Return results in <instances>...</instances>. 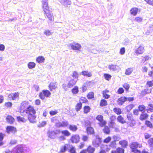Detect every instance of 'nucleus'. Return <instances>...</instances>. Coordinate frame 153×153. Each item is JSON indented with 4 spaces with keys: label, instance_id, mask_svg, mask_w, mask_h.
<instances>
[{
    "label": "nucleus",
    "instance_id": "nucleus-22",
    "mask_svg": "<svg viewBox=\"0 0 153 153\" xmlns=\"http://www.w3.org/2000/svg\"><path fill=\"white\" fill-rule=\"evenodd\" d=\"M45 60V59L43 56H39L36 59V61L39 64L43 63Z\"/></svg>",
    "mask_w": 153,
    "mask_h": 153
},
{
    "label": "nucleus",
    "instance_id": "nucleus-10",
    "mask_svg": "<svg viewBox=\"0 0 153 153\" xmlns=\"http://www.w3.org/2000/svg\"><path fill=\"white\" fill-rule=\"evenodd\" d=\"M144 47L142 46H140L136 49L135 52L136 55H138L142 54L144 52Z\"/></svg>",
    "mask_w": 153,
    "mask_h": 153
},
{
    "label": "nucleus",
    "instance_id": "nucleus-35",
    "mask_svg": "<svg viewBox=\"0 0 153 153\" xmlns=\"http://www.w3.org/2000/svg\"><path fill=\"white\" fill-rule=\"evenodd\" d=\"M133 71L132 68H128L126 69L125 72V74L127 75H130Z\"/></svg>",
    "mask_w": 153,
    "mask_h": 153
},
{
    "label": "nucleus",
    "instance_id": "nucleus-57",
    "mask_svg": "<svg viewBox=\"0 0 153 153\" xmlns=\"http://www.w3.org/2000/svg\"><path fill=\"white\" fill-rule=\"evenodd\" d=\"M58 113V111L55 110L54 111H50V114L51 116H53L54 115Z\"/></svg>",
    "mask_w": 153,
    "mask_h": 153
},
{
    "label": "nucleus",
    "instance_id": "nucleus-50",
    "mask_svg": "<svg viewBox=\"0 0 153 153\" xmlns=\"http://www.w3.org/2000/svg\"><path fill=\"white\" fill-rule=\"evenodd\" d=\"M78 88L77 86H75L72 90V92L74 94H76L78 92Z\"/></svg>",
    "mask_w": 153,
    "mask_h": 153
},
{
    "label": "nucleus",
    "instance_id": "nucleus-46",
    "mask_svg": "<svg viewBox=\"0 0 153 153\" xmlns=\"http://www.w3.org/2000/svg\"><path fill=\"white\" fill-rule=\"evenodd\" d=\"M151 89H149L148 88H147L144 90L142 91L141 92L142 94H149L151 92Z\"/></svg>",
    "mask_w": 153,
    "mask_h": 153
},
{
    "label": "nucleus",
    "instance_id": "nucleus-17",
    "mask_svg": "<svg viewBox=\"0 0 153 153\" xmlns=\"http://www.w3.org/2000/svg\"><path fill=\"white\" fill-rule=\"evenodd\" d=\"M57 133L54 131L50 132L49 133V137L52 139H54L56 136Z\"/></svg>",
    "mask_w": 153,
    "mask_h": 153
},
{
    "label": "nucleus",
    "instance_id": "nucleus-32",
    "mask_svg": "<svg viewBox=\"0 0 153 153\" xmlns=\"http://www.w3.org/2000/svg\"><path fill=\"white\" fill-rule=\"evenodd\" d=\"M17 119L19 122H22L25 123L27 121V119H25L24 117L20 116H18L17 117Z\"/></svg>",
    "mask_w": 153,
    "mask_h": 153
},
{
    "label": "nucleus",
    "instance_id": "nucleus-3",
    "mask_svg": "<svg viewBox=\"0 0 153 153\" xmlns=\"http://www.w3.org/2000/svg\"><path fill=\"white\" fill-rule=\"evenodd\" d=\"M6 153H24L23 149L20 146H17L13 149V151L11 152L9 150L6 152Z\"/></svg>",
    "mask_w": 153,
    "mask_h": 153
},
{
    "label": "nucleus",
    "instance_id": "nucleus-49",
    "mask_svg": "<svg viewBox=\"0 0 153 153\" xmlns=\"http://www.w3.org/2000/svg\"><path fill=\"white\" fill-rule=\"evenodd\" d=\"M93 85V82L92 81H89L85 83V85L87 86V87H91Z\"/></svg>",
    "mask_w": 153,
    "mask_h": 153
},
{
    "label": "nucleus",
    "instance_id": "nucleus-24",
    "mask_svg": "<svg viewBox=\"0 0 153 153\" xmlns=\"http://www.w3.org/2000/svg\"><path fill=\"white\" fill-rule=\"evenodd\" d=\"M7 121L10 124L13 123L15 121L14 118L10 116H8L6 118Z\"/></svg>",
    "mask_w": 153,
    "mask_h": 153
},
{
    "label": "nucleus",
    "instance_id": "nucleus-38",
    "mask_svg": "<svg viewBox=\"0 0 153 153\" xmlns=\"http://www.w3.org/2000/svg\"><path fill=\"white\" fill-rule=\"evenodd\" d=\"M116 124L113 122H111L109 124V126L110 127L112 128H114L117 131L118 129L115 128Z\"/></svg>",
    "mask_w": 153,
    "mask_h": 153
},
{
    "label": "nucleus",
    "instance_id": "nucleus-27",
    "mask_svg": "<svg viewBox=\"0 0 153 153\" xmlns=\"http://www.w3.org/2000/svg\"><path fill=\"white\" fill-rule=\"evenodd\" d=\"M86 130L88 134H93L94 133V129L90 126L88 127L87 128Z\"/></svg>",
    "mask_w": 153,
    "mask_h": 153
},
{
    "label": "nucleus",
    "instance_id": "nucleus-16",
    "mask_svg": "<svg viewBox=\"0 0 153 153\" xmlns=\"http://www.w3.org/2000/svg\"><path fill=\"white\" fill-rule=\"evenodd\" d=\"M138 9L137 7H133L130 10V13L131 15L135 16L138 12Z\"/></svg>",
    "mask_w": 153,
    "mask_h": 153
},
{
    "label": "nucleus",
    "instance_id": "nucleus-19",
    "mask_svg": "<svg viewBox=\"0 0 153 153\" xmlns=\"http://www.w3.org/2000/svg\"><path fill=\"white\" fill-rule=\"evenodd\" d=\"M146 111L148 113L153 112V104H148L147 107Z\"/></svg>",
    "mask_w": 153,
    "mask_h": 153
},
{
    "label": "nucleus",
    "instance_id": "nucleus-58",
    "mask_svg": "<svg viewBox=\"0 0 153 153\" xmlns=\"http://www.w3.org/2000/svg\"><path fill=\"white\" fill-rule=\"evenodd\" d=\"M147 85L149 87H150L153 86V80L149 81L147 82Z\"/></svg>",
    "mask_w": 153,
    "mask_h": 153
},
{
    "label": "nucleus",
    "instance_id": "nucleus-48",
    "mask_svg": "<svg viewBox=\"0 0 153 153\" xmlns=\"http://www.w3.org/2000/svg\"><path fill=\"white\" fill-rule=\"evenodd\" d=\"M104 76L105 79L107 80H109L111 77V75L106 74H104Z\"/></svg>",
    "mask_w": 153,
    "mask_h": 153
},
{
    "label": "nucleus",
    "instance_id": "nucleus-55",
    "mask_svg": "<svg viewBox=\"0 0 153 153\" xmlns=\"http://www.w3.org/2000/svg\"><path fill=\"white\" fill-rule=\"evenodd\" d=\"M87 100L84 97H82L81 98L80 100H79V102H81L82 103H85L87 102Z\"/></svg>",
    "mask_w": 153,
    "mask_h": 153
},
{
    "label": "nucleus",
    "instance_id": "nucleus-29",
    "mask_svg": "<svg viewBox=\"0 0 153 153\" xmlns=\"http://www.w3.org/2000/svg\"><path fill=\"white\" fill-rule=\"evenodd\" d=\"M117 120L118 122L121 123L123 124L126 123V121L124 118L121 115L118 116L117 118Z\"/></svg>",
    "mask_w": 153,
    "mask_h": 153
},
{
    "label": "nucleus",
    "instance_id": "nucleus-15",
    "mask_svg": "<svg viewBox=\"0 0 153 153\" xmlns=\"http://www.w3.org/2000/svg\"><path fill=\"white\" fill-rule=\"evenodd\" d=\"M6 129L8 133H10V132L14 133L16 131V128L12 126H7Z\"/></svg>",
    "mask_w": 153,
    "mask_h": 153
},
{
    "label": "nucleus",
    "instance_id": "nucleus-51",
    "mask_svg": "<svg viewBox=\"0 0 153 153\" xmlns=\"http://www.w3.org/2000/svg\"><path fill=\"white\" fill-rule=\"evenodd\" d=\"M145 124L147 127L150 128H152L153 127V126L151 123L148 120H146L145 122Z\"/></svg>",
    "mask_w": 153,
    "mask_h": 153
},
{
    "label": "nucleus",
    "instance_id": "nucleus-52",
    "mask_svg": "<svg viewBox=\"0 0 153 153\" xmlns=\"http://www.w3.org/2000/svg\"><path fill=\"white\" fill-rule=\"evenodd\" d=\"M117 153H124V150L122 148L118 147L117 149Z\"/></svg>",
    "mask_w": 153,
    "mask_h": 153
},
{
    "label": "nucleus",
    "instance_id": "nucleus-2",
    "mask_svg": "<svg viewBox=\"0 0 153 153\" xmlns=\"http://www.w3.org/2000/svg\"><path fill=\"white\" fill-rule=\"evenodd\" d=\"M50 92L47 90H43L42 92L39 94V97L42 100H44L45 99V97H48L51 95Z\"/></svg>",
    "mask_w": 153,
    "mask_h": 153
},
{
    "label": "nucleus",
    "instance_id": "nucleus-30",
    "mask_svg": "<svg viewBox=\"0 0 153 153\" xmlns=\"http://www.w3.org/2000/svg\"><path fill=\"white\" fill-rule=\"evenodd\" d=\"M36 64L33 62H30L27 64V66L30 69H32L35 67Z\"/></svg>",
    "mask_w": 153,
    "mask_h": 153
},
{
    "label": "nucleus",
    "instance_id": "nucleus-31",
    "mask_svg": "<svg viewBox=\"0 0 153 153\" xmlns=\"http://www.w3.org/2000/svg\"><path fill=\"white\" fill-rule=\"evenodd\" d=\"M95 150V149L94 148L89 146L86 150L88 153H94Z\"/></svg>",
    "mask_w": 153,
    "mask_h": 153
},
{
    "label": "nucleus",
    "instance_id": "nucleus-25",
    "mask_svg": "<svg viewBox=\"0 0 153 153\" xmlns=\"http://www.w3.org/2000/svg\"><path fill=\"white\" fill-rule=\"evenodd\" d=\"M148 117V115L146 113H143L140 115V119L141 120H146L147 119Z\"/></svg>",
    "mask_w": 153,
    "mask_h": 153
},
{
    "label": "nucleus",
    "instance_id": "nucleus-40",
    "mask_svg": "<svg viewBox=\"0 0 153 153\" xmlns=\"http://www.w3.org/2000/svg\"><path fill=\"white\" fill-rule=\"evenodd\" d=\"M44 33L46 36H49L52 35L53 33L49 30H46L44 31Z\"/></svg>",
    "mask_w": 153,
    "mask_h": 153
},
{
    "label": "nucleus",
    "instance_id": "nucleus-56",
    "mask_svg": "<svg viewBox=\"0 0 153 153\" xmlns=\"http://www.w3.org/2000/svg\"><path fill=\"white\" fill-rule=\"evenodd\" d=\"M94 93L92 92H90L88 95L87 97L88 99H91L94 97Z\"/></svg>",
    "mask_w": 153,
    "mask_h": 153
},
{
    "label": "nucleus",
    "instance_id": "nucleus-43",
    "mask_svg": "<svg viewBox=\"0 0 153 153\" xmlns=\"http://www.w3.org/2000/svg\"><path fill=\"white\" fill-rule=\"evenodd\" d=\"M72 76L77 80L79 77V75L76 71H74L73 72Z\"/></svg>",
    "mask_w": 153,
    "mask_h": 153
},
{
    "label": "nucleus",
    "instance_id": "nucleus-9",
    "mask_svg": "<svg viewBox=\"0 0 153 153\" xmlns=\"http://www.w3.org/2000/svg\"><path fill=\"white\" fill-rule=\"evenodd\" d=\"M61 4L65 7H68L71 4L70 0H58Z\"/></svg>",
    "mask_w": 153,
    "mask_h": 153
},
{
    "label": "nucleus",
    "instance_id": "nucleus-13",
    "mask_svg": "<svg viewBox=\"0 0 153 153\" xmlns=\"http://www.w3.org/2000/svg\"><path fill=\"white\" fill-rule=\"evenodd\" d=\"M68 124V121H62V122H59L56 123V126L58 128L60 127H66Z\"/></svg>",
    "mask_w": 153,
    "mask_h": 153
},
{
    "label": "nucleus",
    "instance_id": "nucleus-63",
    "mask_svg": "<svg viewBox=\"0 0 153 153\" xmlns=\"http://www.w3.org/2000/svg\"><path fill=\"white\" fill-rule=\"evenodd\" d=\"M85 124L86 126L90 127L91 125V123L89 120H86L85 121Z\"/></svg>",
    "mask_w": 153,
    "mask_h": 153
},
{
    "label": "nucleus",
    "instance_id": "nucleus-53",
    "mask_svg": "<svg viewBox=\"0 0 153 153\" xmlns=\"http://www.w3.org/2000/svg\"><path fill=\"white\" fill-rule=\"evenodd\" d=\"M143 19L142 17H136L135 18L134 20L137 22H141L143 21Z\"/></svg>",
    "mask_w": 153,
    "mask_h": 153
},
{
    "label": "nucleus",
    "instance_id": "nucleus-4",
    "mask_svg": "<svg viewBox=\"0 0 153 153\" xmlns=\"http://www.w3.org/2000/svg\"><path fill=\"white\" fill-rule=\"evenodd\" d=\"M68 46L71 47V49L73 50H76L79 51H80V49L82 47L80 44L74 43L69 44Z\"/></svg>",
    "mask_w": 153,
    "mask_h": 153
},
{
    "label": "nucleus",
    "instance_id": "nucleus-61",
    "mask_svg": "<svg viewBox=\"0 0 153 153\" xmlns=\"http://www.w3.org/2000/svg\"><path fill=\"white\" fill-rule=\"evenodd\" d=\"M123 87L126 90H128L130 87L129 85L127 83H124L123 85Z\"/></svg>",
    "mask_w": 153,
    "mask_h": 153
},
{
    "label": "nucleus",
    "instance_id": "nucleus-11",
    "mask_svg": "<svg viewBox=\"0 0 153 153\" xmlns=\"http://www.w3.org/2000/svg\"><path fill=\"white\" fill-rule=\"evenodd\" d=\"M19 94L18 92L11 93L9 95V97L13 100H18L19 98Z\"/></svg>",
    "mask_w": 153,
    "mask_h": 153
},
{
    "label": "nucleus",
    "instance_id": "nucleus-62",
    "mask_svg": "<svg viewBox=\"0 0 153 153\" xmlns=\"http://www.w3.org/2000/svg\"><path fill=\"white\" fill-rule=\"evenodd\" d=\"M46 124V122L45 121H43L40 123L39 126V127H42L45 126Z\"/></svg>",
    "mask_w": 153,
    "mask_h": 153
},
{
    "label": "nucleus",
    "instance_id": "nucleus-54",
    "mask_svg": "<svg viewBox=\"0 0 153 153\" xmlns=\"http://www.w3.org/2000/svg\"><path fill=\"white\" fill-rule=\"evenodd\" d=\"M134 105L133 104H130L126 107V109L128 111H130L134 107Z\"/></svg>",
    "mask_w": 153,
    "mask_h": 153
},
{
    "label": "nucleus",
    "instance_id": "nucleus-37",
    "mask_svg": "<svg viewBox=\"0 0 153 153\" xmlns=\"http://www.w3.org/2000/svg\"><path fill=\"white\" fill-rule=\"evenodd\" d=\"M113 110L114 112L117 114H120L121 113V110L119 108H115Z\"/></svg>",
    "mask_w": 153,
    "mask_h": 153
},
{
    "label": "nucleus",
    "instance_id": "nucleus-34",
    "mask_svg": "<svg viewBox=\"0 0 153 153\" xmlns=\"http://www.w3.org/2000/svg\"><path fill=\"white\" fill-rule=\"evenodd\" d=\"M69 129L71 131H76L77 129L76 126L74 125H70Z\"/></svg>",
    "mask_w": 153,
    "mask_h": 153
},
{
    "label": "nucleus",
    "instance_id": "nucleus-7",
    "mask_svg": "<svg viewBox=\"0 0 153 153\" xmlns=\"http://www.w3.org/2000/svg\"><path fill=\"white\" fill-rule=\"evenodd\" d=\"M96 137V139L93 141L92 143L94 147H98L101 144V140L99 136H97Z\"/></svg>",
    "mask_w": 153,
    "mask_h": 153
},
{
    "label": "nucleus",
    "instance_id": "nucleus-20",
    "mask_svg": "<svg viewBox=\"0 0 153 153\" xmlns=\"http://www.w3.org/2000/svg\"><path fill=\"white\" fill-rule=\"evenodd\" d=\"M77 80H74V79L71 80L68 84V87L69 88H71L76 84Z\"/></svg>",
    "mask_w": 153,
    "mask_h": 153
},
{
    "label": "nucleus",
    "instance_id": "nucleus-36",
    "mask_svg": "<svg viewBox=\"0 0 153 153\" xmlns=\"http://www.w3.org/2000/svg\"><path fill=\"white\" fill-rule=\"evenodd\" d=\"M82 107V104L81 102L78 103L76 106V110L77 111H78Z\"/></svg>",
    "mask_w": 153,
    "mask_h": 153
},
{
    "label": "nucleus",
    "instance_id": "nucleus-5",
    "mask_svg": "<svg viewBox=\"0 0 153 153\" xmlns=\"http://www.w3.org/2000/svg\"><path fill=\"white\" fill-rule=\"evenodd\" d=\"M103 117L102 115H99L96 117V119L98 120L99 123V124L101 127L104 126L106 124L105 122L103 120Z\"/></svg>",
    "mask_w": 153,
    "mask_h": 153
},
{
    "label": "nucleus",
    "instance_id": "nucleus-45",
    "mask_svg": "<svg viewBox=\"0 0 153 153\" xmlns=\"http://www.w3.org/2000/svg\"><path fill=\"white\" fill-rule=\"evenodd\" d=\"M62 134L66 136H68L71 134L67 130H63L61 131Z\"/></svg>",
    "mask_w": 153,
    "mask_h": 153
},
{
    "label": "nucleus",
    "instance_id": "nucleus-33",
    "mask_svg": "<svg viewBox=\"0 0 153 153\" xmlns=\"http://www.w3.org/2000/svg\"><path fill=\"white\" fill-rule=\"evenodd\" d=\"M139 111L143 113L145 111L146 107L143 105H140L138 106Z\"/></svg>",
    "mask_w": 153,
    "mask_h": 153
},
{
    "label": "nucleus",
    "instance_id": "nucleus-44",
    "mask_svg": "<svg viewBox=\"0 0 153 153\" xmlns=\"http://www.w3.org/2000/svg\"><path fill=\"white\" fill-rule=\"evenodd\" d=\"M104 132L106 134H108L110 132V130L109 128L107 126L105 127L103 129Z\"/></svg>",
    "mask_w": 153,
    "mask_h": 153
},
{
    "label": "nucleus",
    "instance_id": "nucleus-14",
    "mask_svg": "<svg viewBox=\"0 0 153 153\" xmlns=\"http://www.w3.org/2000/svg\"><path fill=\"white\" fill-rule=\"evenodd\" d=\"M42 8L43 10L49 9L48 0H42Z\"/></svg>",
    "mask_w": 153,
    "mask_h": 153
},
{
    "label": "nucleus",
    "instance_id": "nucleus-41",
    "mask_svg": "<svg viewBox=\"0 0 153 153\" xmlns=\"http://www.w3.org/2000/svg\"><path fill=\"white\" fill-rule=\"evenodd\" d=\"M148 142L150 147L153 148V138H150L148 140Z\"/></svg>",
    "mask_w": 153,
    "mask_h": 153
},
{
    "label": "nucleus",
    "instance_id": "nucleus-42",
    "mask_svg": "<svg viewBox=\"0 0 153 153\" xmlns=\"http://www.w3.org/2000/svg\"><path fill=\"white\" fill-rule=\"evenodd\" d=\"M127 118L130 121L134 120L132 114L130 113H128L127 114Z\"/></svg>",
    "mask_w": 153,
    "mask_h": 153
},
{
    "label": "nucleus",
    "instance_id": "nucleus-39",
    "mask_svg": "<svg viewBox=\"0 0 153 153\" xmlns=\"http://www.w3.org/2000/svg\"><path fill=\"white\" fill-rule=\"evenodd\" d=\"M107 105V101L104 99L100 101V105L101 106H104Z\"/></svg>",
    "mask_w": 153,
    "mask_h": 153
},
{
    "label": "nucleus",
    "instance_id": "nucleus-59",
    "mask_svg": "<svg viewBox=\"0 0 153 153\" xmlns=\"http://www.w3.org/2000/svg\"><path fill=\"white\" fill-rule=\"evenodd\" d=\"M103 97L105 99H108L110 97V96L107 94V93H104V92H102Z\"/></svg>",
    "mask_w": 153,
    "mask_h": 153
},
{
    "label": "nucleus",
    "instance_id": "nucleus-26",
    "mask_svg": "<svg viewBox=\"0 0 153 153\" xmlns=\"http://www.w3.org/2000/svg\"><path fill=\"white\" fill-rule=\"evenodd\" d=\"M126 101V97H122L118 99V103L120 105H122Z\"/></svg>",
    "mask_w": 153,
    "mask_h": 153
},
{
    "label": "nucleus",
    "instance_id": "nucleus-6",
    "mask_svg": "<svg viewBox=\"0 0 153 153\" xmlns=\"http://www.w3.org/2000/svg\"><path fill=\"white\" fill-rule=\"evenodd\" d=\"M142 146L141 144L138 143L137 142H133L130 145V147L132 150L136 149L138 148H140Z\"/></svg>",
    "mask_w": 153,
    "mask_h": 153
},
{
    "label": "nucleus",
    "instance_id": "nucleus-28",
    "mask_svg": "<svg viewBox=\"0 0 153 153\" xmlns=\"http://www.w3.org/2000/svg\"><path fill=\"white\" fill-rule=\"evenodd\" d=\"M119 144L124 148H126L128 145V142L125 140L120 141L119 142Z\"/></svg>",
    "mask_w": 153,
    "mask_h": 153
},
{
    "label": "nucleus",
    "instance_id": "nucleus-21",
    "mask_svg": "<svg viewBox=\"0 0 153 153\" xmlns=\"http://www.w3.org/2000/svg\"><path fill=\"white\" fill-rule=\"evenodd\" d=\"M118 66L117 65H111L108 66V68L110 70L113 71H115L117 70Z\"/></svg>",
    "mask_w": 153,
    "mask_h": 153
},
{
    "label": "nucleus",
    "instance_id": "nucleus-47",
    "mask_svg": "<svg viewBox=\"0 0 153 153\" xmlns=\"http://www.w3.org/2000/svg\"><path fill=\"white\" fill-rule=\"evenodd\" d=\"M90 109V107L88 106H85L84 108V112L85 113H88Z\"/></svg>",
    "mask_w": 153,
    "mask_h": 153
},
{
    "label": "nucleus",
    "instance_id": "nucleus-64",
    "mask_svg": "<svg viewBox=\"0 0 153 153\" xmlns=\"http://www.w3.org/2000/svg\"><path fill=\"white\" fill-rule=\"evenodd\" d=\"M111 139V138L110 137H108L104 140V142L105 143H108L110 142Z\"/></svg>",
    "mask_w": 153,
    "mask_h": 153
},
{
    "label": "nucleus",
    "instance_id": "nucleus-8",
    "mask_svg": "<svg viewBox=\"0 0 153 153\" xmlns=\"http://www.w3.org/2000/svg\"><path fill=\"white\" fill-rule=\"evenodd\" d=\"M43 10L45 12V14L48 19L50 21H52L53 19V17L51 12L49 11V9Z\"/></svg>",
    "mask_w": 153,
    "mask_h": 153
},
{
    "label": "nucleus",
    "instance_id": "nucleus-60",
    "mask_svg": "<svg viewBox=\"0 0 153 153\" xmlns=\"http://www.w3.org/2000/svg\"><path fill=\"white\" fill-rule=\"evenodd\" d=\"M125 52V50L124 48H121L120 51V53L121 55H123Z\"/></svg>",
    "mask_w": 153,
    "mask_h": 153
},
{
    "label": "nucleus",
    "instance_id": "nucleus-12",
    "mask_svg": "<svg viewBox=\"0 0 153 153\" xmlns=\"http://www.w3.org/2000/svg\"><path fill=\"white\" fill-rule=\"evenodd\" d=\"M80 138L78 135H73L71 137V140L72 143H76L79 141Z\"/></svg>",
    "mask_w": 153,
    "mask_h": 153
},
{
    "label": "nucleus",
    "instance_id": "nucleus-1",
    "mask_svg": "<svg viewBox=\"0 0 153 153\" xmlns=\"http://www.w3.org/2000/svg\"><path fill=\"white\" fill-rule=\"evenodd\" d=\"M20 111L21 113L24 115L25 114L28 115V119L30 123H36V111L33 107L31 106L27 102L23 101L22 102Z\"/></svg>",
    "mask_w": 153,
    "mask_h": 153
},
{
    "label": "nucleus",
    "instance_id": "nucleus-23",
    "mask_svg": "<svg viewBox=\"0 0 153 153\" xmlns=\"http://www.w3.org/2000/svg\"><path fill=\"white\" fill-rule=\"evenodd\" d=\"M81 74L84 76H86L88 77H90L92 76V73L87 71H83L82 72Z\"/></svg>",
    "mask_w": 153,
    "mask_h": 153
},
{
    "label": "nucleus",
    "instance_id": "nucleus-18",
    "mask_svg": "<svg viewBox=\"0 0 153 153\" xmlns=\"http://www.w3.org/2000/svg\"><path fill=\"white\" fill-rule=\"evenodd\" d=\"M57 87L56 84L53 83H51L49 85V88L51 91H54Z\"/></svg>",
    "mask_w": 153,
    "mask_h": 153
}]
</instances>
